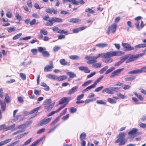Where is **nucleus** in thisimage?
I'll use <instances>...</instances> for the list:
<instances>
[{
	"mask_svg": "<svg viewBox=\"0 0 146 146\" xmlns=\"http://www.w3.org/2000/svg\"><path fill=\"white\" fill-rule=\"evenodd\" d=\"M32 139V138H31L29 139L24 143L22 145V146L26 145L29 144L31 142Z\"/></svg>",
	"mask_w": 146,
	"mask_h": 146,
	"instance_id": "43",
	"label": "nucleus"
},
{
	"mask_svg": "<svg viewBox=\"0 0 146 146\" xmlns=\"http://www.w3.org/2000/svg\"><path fill=\"white\" fill-rule=\"evenodd\" d=\"M131 88V86L129 85H124V86L122 87V88L124 90H128Z\"/></svg>",
	"mask_w": 146,
	"mask_h": 146,
	"instance_id": "60",
	"label": "nucleus"
},
{
	"mask_svg": "<svg viewBox=\"0 0 146 146\" xmlns=\"http://www.w3.org/2000/svg\"><path fill=\"white\" fill-rule=\"evenodd\" d=\"M43 139V138H41L37 140L33 143L30 146H35L38 143L41 141Z\"/></svg>",
	"mask_w": 146,
	"mask_h": 146,
	"instance_id": "31",
	"label": "nucleus"
},
{
	"mask_svg": "<svg viewBox=\"0 0 146 146\" xmlns=\"http://www.w3.org/2000/svg\"><path fill=\"white\" fill-rule=\"evenodd\" d=\"M60 64L63 65L70 66V62H67L64 59H62L60 60Z\"/></svg>",
	"mask_w": 146,
	"mask_h": 146,
	"instance_id": "19",
	"label": "nucleus"
},
{
	"mask_svg": "<svg viewBox=\"0 0 146 146\" xmlns=\"http://www.w3.org/2000/svg\"><path fill=\"white\" fill-rule=\"evenodd\" d=\"M78 88V86H76L72 88L67 93L68 95H70L76 92Z\"/></svg>",
	"mask_w": 146,
	"mask_h": 146,
	"instance_id": "13",
	"label": "nucleus"
},
{
	"mask_svg": "<svg viewBox=\"0 0 146 146\" xmlns=\"http://www.w3.org/2000/svg\"><path fill=\"white\" fill-rule=\"evenodd\" d=\"M40 85L41 86L45 87V88L44 89V90L46 91H48L49 89V86H47L46 83L43 82H42L41 83Z\"/></svg>",
	"mask_w": 146,
	"mask_h": 146,
	"instance_id": "26",
	"label": "nucleus"
},
{
	"mask_svg": "<svg viewBox=\"0 0 146 146\" xmlns=\"http://www.w3.org/2000/svg\"><path fill=\"white\" fill-rule=\"evenodd\" d=\"M1 103V109L2 111H4L6 108V103L5 102H2L0 100Z\"/></svg>",
	"mask_w": 146,
	"mask_h": 146,
	"instance_id": "23",
	"label": "nucleus"
},
{
	"mask_svg": "<svg viewBox=\"0 0 146 146\" xmlns=\"http://www.w3.org/2000/svg\"><path fill=\"white\" fill-rule=\"evenodd\" d=\"M52 119V117L45 118L40 122L39 125L40 126L45 125L48 123Z\"/></svg>",
	"mask_w": 146,
	"mask_h": 146,
	"instance_id": "10",
	"label": "nucleus"
},
{
	"mask_svg": "<svg viewBox=\"0 0 146 146\" xmlns=\"http://www.w3.org/2000/svg\"><path fill=\"white\" fill-rule=\"evenodd\" d=\"M96 103L98 104L105 105L106 103L102 100H98L97 101Z\"/></svg>",
	"mask_w": 146,
	"mask_h": 146,
	"instance_id": "56",
	"label": "nucleus"
},
{
	"mask_svg": "<svg viewBox=\"0 0 146 146\" xmlns=\"http://www.w3.org/2000/svg\"><path fill=\"white\" fill-rule=\"evenodd\" d=\"M22 33H19L14 36L12 39L13 40H15L18 39L22 35Z\"/></svg>",
	"mask_w": 146,
	"mask_h": 146,
	"instance_id": "38",
	"label": "nucleus"
},
{
	"mask_svg": "<svg viewBox=\"0 0 146 146\" xmlns=\"http://www.w3.org/2000/svg\"><path fill=\"white\" fill-rule=\"evenodd\" d=\"M108 52L110 53V55L107 57L105 58L103 60V61L105 63H110L113 61V59L111 57L115 56H121L124 54V52L121 51H110Z\"/></svg>",
	"mask_w": 146,
	"mask_h": 146,
	"instance_id": "2",
	"label": "nucleus"
},
{
	"mask_svg": "<svg viewBox=\"0 0 146 146\" xmlns=\"http://www.w3.org/2000/svg\"><path fill=\"white\" fill-rule=\"evenodd\" d=\"M124 68H121L116 70L113 71L111 74L110 77L111 78L114 77L116 76H118L120 74Z\"/></svg>",
	"mask_w": 146,
	"mask_h": 146,
	"instance_id": "9",
	"label": "nucleus"
},
{
	"mask_svg": "<svg viewBox=\"0 0 146 146\" xmlns=\"http://www.w3.org/2000/svg\"><path fill=\"white\" fill-rule=\"evenodd\" d=\"M15 16L17 20H22V17L21 16L19 15L18 13L16 12L15 14Z\"/></svg>",
	"mask_w": 146,
	"mask_h": 146,
	"instance_id": "44",
	"label": "nucleus"
},
{
	"mask_svg": "<svg viewBox=\"0 0 146 146\" xmlns=\"http://www.w3.org/2000/svg\"><path fill=\"white\" fill-rule=\"evenodd\" d=\"M6 16L8 18H11L12 17L11 11H10L7 12L6 13Z\"/></svg>",
	"mask_w": 146,
	"mask_h": 146,
	"instance_id": "57",
	"label": "nucleus"
},
{
	"mask_svg": "<svg viewBox=\"0 0 146 146\" xmlns=\"http://www.w3.org/2000/svg\"><path fill=\"white\" fill-rule=\"evenodd\" d=\"M86 137V134L85 133H82L80 137V138L81 140H82L84 139Z\"/></svg>",
	"mask_w": 146,
	"mask_h": 146,
	"instance_id": "36",
	"label": "nucleus"
},
{
	"mask_svg": "<svg viewBox=\"0 0 146 146\" xmlns=\"http://www.w3.org/2000/svg\"><path fill=\"white\" fill-rule=\"evenodd\" d=\"M32 16L34 18H35L37 19L39 18L40 17V15H39L36 13H33L32 14Z\"/></svg>",
	"mask_w": 146,
	"mask_h": 146,
	"instance_id": "61",
	"label": "nucleus"
},
{
	"mask_svg": "<svg viewBox=\"0 0 146 146\" xmlns=\"http://www.w3.org/2000/svg\"><path fill=\"white\" fill-rule=\"evenodd\" d=\"M92 66L96 68H100L101 66V63H95L93 64Z\"/></svg>",
	"mask_w": 146,
	"mask_h": 146,
	"instance_id": "49",
	"label": "nucleus"
},
{
	"mask_svg": "<svg viewBox=\"0 0 146 146\" xmlns=\"http://www.w3.org/2000/svg\"><path fill=\"white\" fill-rule=\"evenodd\" d=\"M120 88L117 87H112L105 88L102 91V93L106 92V93L113 94L114 93V92H117L120 89Z\"/></svg>",
	"mask_w": 146,
	"mask_h": 146,
	"instance_id": "4",
	"label": "nucleus"
},
{
	"mask_svg": "<svg viewBox=\"0 0 146 146\" xmlns=\"http://www.w3.org/2000/svg\"><path fill=\"white\" fill-rule=\"evenodd\" d=\"M76 110V109L75 108L72 107L70 108V112L71 113H73L75 112Z\"/></svg>",
	"mask_w": 146,
	"mask_h": 146,
	"instance_id": "55",
	"label": "nucleus"
},
{
	"mask_svg": "<svg viewBox=\"0 0 146 146\" xmlns=\"http://www.w3.org/2000/svg\"><path fill=\"white\" fill-rule=\"evenodd\" d=\"M71 97L68 98L64 97L62 98L59 102V104H62L66 102L68 103L69 101L71 99Z\"/></svg>",
	"mask_w": 146,
	"mask_h": 146,
	"instance_id": "11",
	"label": "nucleus"
},
{
	"mask_svg": "<svg viewBox=\"0 0 146 146\" xmlns=\"http://www.w3.org/2000/svg\"><path fill=\"white\" fill-rule=\"evenodd\" d=\"M43 56L45 57H48L50 56V54L49 52L46 51H43L42 52Z\"/></svg>",
	"mask_w": 146,
	"mask_h": 146,
	"instance_id": "34",
	"label": "nucleus"
},
{
	"mask_svg": "<svg viewBox=\"0 0 146 146\" xmlns=\"http://www.w3.org/2000/svg\"><path fill=\"white\" fill-rule=\"evenodd\" d=\"M85 12L91 13H93L95 12L94 10H92L90 8H88L86 9L85 10Z\"/></svg>",
	"mask_w": 146,
	"mask_h": 146,
	"instance_id": "50",
	"label": "nucleus"
},
{
	"mask_svg": "<svg viewBox=\"0 0 146 146\" xmlns=\"http://www.w3.org/2000/svg\"><path fill=\"white\" fill-rule=\"evenodd\" d=\"M92 88H93L92 87V86L91 85H90V86H89L87 87L85 89L83 90L82 91V93H84Z\"/></svg>",
	"mask_w": 146,
	"mask_h": 146,
	"instance_id": "39",
	"label": "nucleus"
},
{
	"mask_svg": "<svg viewBox=\"0 0 146 146\" xmlns=\"http://www.w3.org/2000/svg\"><path fill=\"white\" fill-rule=\"evenodd\" d=\"M67 78L66 76L63 75L60 76V77H56V80L58 81H61L64 80Z\"/></svg>",
	"mask_w": 146,
	"mask_h": 146,
	"instance_id": "21",
	"label": "nucleus"
},
{
	"mask_svg": "<svg viewBox=\"0 0 146 146\" xmlns=\"http://www.w3.org/2000/svg\"><path fill=\"white\" fill-rule=\"evenodd\" d=\"M52 20L53 22L57 23H61L62 22V19L56 17H53L52 18Z\"/></svg>",
	"mask_w": 146,
	"mask_h": 146,
	"instance_id": "22",
	"label": "nucleus"
},
{
	"mask_svg": "<svg viewBox=\"0 0 146 146\" xmlns=\"http://www.w3.org/2000/svg\"><path fill=\"white\" fill-rule=\"evenodd\" d=\"M107 100L111 104H115L116 102L115 100L110 98H108Z\"/></svg>",
	"mask_w": 146,
	"mask_h": 146,
	"instance_id": "51",
	"label": "nucleus"
},
{
	"mask_svg": "<svg viewBox=\"0 0 146 146\" xmlns=\"http://www.w3.org/2000/svg\"><path fill=\"white\" fill-rule=\"evenodd\" d=\"M40 33L44 35H46L48 34V32L45 30L43 29L40 30Z\"/></svg>",
	"mask_w": 146,
	"mask_h": 146,
	"instance_id": "47",
	"label": "nucleus"
},
{
	"mask_svg": "<svg viewBox=\"0 0 146 146\" xmlns=\"http://www.w3.org/2000/svg\"><path fill=\"white\" fill-rule=\"evenodd\" d=\"M129 55H125L123 56L120 58V60L117 62L115 63L114 66H118L122 64L124 61L129 57Z\"/></svg>",
	"mask_w": 146,
	"mask_h": 146,
	"instance_id": "8",
	"label": "nucleus"
},
{
	"mask_svg": "<svg viewBox=\"0 0 146 146\" xmlns=\"http://www.w3.org/2000/svg\"><path fill=\"white\" fill-rule=\"evenodd\" d=\"M96 74V72H94L90 73V74L88 75L87 76V78H89L91 77H92Z\"/></svg>",
	"mask_w": 146,
	"mask_h": 146,
	"instance_id": "62",
	"label": "nucleus"
},
{
	"mask_svg": "<svg viewBox=\"0 0 146 146\" xmlns=\"http://www.w3.org/2000/svg\"><path fill=\"white\" fill-rule=\"evenodd\" d=\"M104 88L103 86H101L100 87H98L97 88H96L95 90V92H99L100 91H101Z\"/></svg>",
	"mask_w": 146,
	"mask_h": 146,
	"instance_id": "58",
	"label": "nucleus"
},
{
	"mask_svg": "<svg viewBox=\"0 0 146 146\" xmlns=\"http://www.w3.org/2000/svg\"><path fill=\"white\" fill-rule=\"evenodd\" d=\"M67 74L68 75H69L70 78H73L74 77H76V74L72 72H67Z\"/></svg>",
	"mask_w": 146,
	"mask_h": 146,
	"instance_id": "33",
	"label": "nucleus"
},
{
	"mask_svg": "<svg viewBox=\"0 0 146 146\" xmlns=\"http://www.w3.org/2000/svg\"><path fill=\"white\" fill-rule=\"evenodd\" d=\"M117 95L118 96L122 99H125L126 98V96L122 95L120 93H117Z\"/></svg>",
	"mask_w": 146,
	"mask_h": 146,
	"instance_id": "46",
	"label": "nucleus"
},
{
	"mask_svg": "<svg viewBox=\"0 0 146 146\" xmlns=\"http://www.w3.org/2000/svg\"><path fill=\"white\" fill-rule=\"evenodd\" d=\"M79 69L81 71H83L86 73H89L90 72V70L87 67L82 66L79 67Z\"/></svg>",
	"mask_w": 146,
	"mask_h": 146,
	"instance_id": "16",
	"label": "nucleus"
},
{
	"mask_svg": "<svg viewBox=\"0 0 146 146\" xmlns=\"http://www.w3.org/2000/svg\"><path fill=\"white\" fill-rule=\"evenodd\" d=\"M54 103L53 104H50L44 106V108L48 111L51 110L54 106Z\"/></svg>",
	"mask_w": 146,
	"mask_h": 146,
	"instance_id": "17",
	"label": "nucleus"
},
{
	"mask_svg": "<svg viewBox=\"0 0 146 146\" xmlns=\"http://www.w3.org/2000/svg\"><path fill=\"white\" fill-rule=\"evenodd\" d=\"M48 22L46 23V25L48 26H52L53 25V22L52 21V19L48 20Z\"/></svg>",
	"mask_w": 146,
	"mask_h": 146,
	"instance_id": "42",
	"label": "nucleus"
},
{
	"mask_svg": "<svg viewBox=\"0 0 146 146\" xmlns=\"http://www.w3.org/2000/svg\"><path fill=\"white\" fill-rule=\"evenodd\" d=\"M134 94L140 100V101H142L143 100V98L141 95L138 94L136 92H134Z\"/></svg>",
	"mask_w": 146,
	"mask_h": 146,
	"instance_id": "32",
	"label": "nucleus"
},
{
	"mask_svg": "<svg viewBox=\"0 0 146 146\" xmlns=\"http://www.w3.org/2000/svg\"><path fill=\"white\" fill-rule=\"evenodd\" d=\"M26 127L25 124H23L22 125H21L19 126H18L17 127H16L17 129V128L18 129H25Z\"/></svg>",
	"mask_w": 146,
	"mask_h": 146,
	"instance_id": "52",
	"label": "nucleus"
},
{
	"mask_svg": "<svg viewBox=\"0 0 146 146\" xmlns=\"http://www.w3.org/2000/svg\"><path fill=\"white\" fill-rule=\"evenodd\" d=\"M45 11L50 14L53 13L55 15H56L58 13L57 10H55L54 9H52L51 10L49 8L46 9L45 10Z\"/></svg>",
	"mask_w": 146,
	"mask_h": 146,
	"instance_id": "15",
	"label": "nucleus"
},
{
	"mask_svg": "<svg viewBox=\"0 0 146 146\" xmlns=\"http://www.w3.org/2000/svg\"><path fill=\"white\" fill-rule=\"evenodd\" d=\"M69 117V114H67L65 116L62 117V119L63 121H65Z\"/></svg>",
	"mask_w": 146,
	"mask_h": 146,
	"instance_id": "63",
	"label": "nucleus"
},
{
	"mask_svg": "<svg viewBox=\"0 0 146 146\" xmlns=\"http://www.w3.org/2000/svg\"><path fill=\"white\" fill-rule=\"evenodd\" d=\"M9 126L10 130L11 131H13L17 129V128H15V124H13L12 125H10Z\"/></svg>",
	"mask_w": 146,
	"mask_h": 146,
	"instance_id": "53",
	"label": "nucleus"
},
{
	"mask_svg": "<svg viewBox=\"0 0 146 146\" xmlns=\"http://www.w3.org/2000/svg\"><path fill=\"white\" fill-rule=\"evenodd\" d=\"M5 100L7 103L9 104L10 103V97L7 94H6L5 95Z\"/></svg>",
	"mask_w": 146,
	"mask_h": 146,
	"instance_id": "35",
	"label": "nucleus"
},
{
	"mask_svg": "<svg viewBox=\"0 0 146 146\" xmlns=\"http://www.w3.org/2000/svg\"><path fill=\"white\" fill-rule=\"evenodd\" d=\"M137 129L136 128H133L128 132V134L131 135V137H134L138 135L141 134V132H137Z\"/></svg>",
	"mask_w": 146,
	"mask_h": 146,
	"instance_id": "7",
	"label": "nucleus"
},
{
	"mask_svg": "<svg viewBox=\"0 0 146 146\" xmlns=\"http://www.w3.org/2000/svg\"><path fill=\"white\" fill-rule=\"evenodd\" d=\"M20 76L23 80H25L26 78V76L25 74L23 73H21L19 75Z\"/></svg>",
	"mask_w": 146,
	"mask_h": 146,
	"instance_id": "41",
	"label": "nucleus"
},
{
	"mask_svg": "<svg viewBox=\"0 0 146 146\" xmlns=\"http://www.w3.org/2000/svg\"><path fill=\"white\" fill-rule=\"evenodd\" d=\"M126 133H120L117 136L118 139L115 141V143H119V145H124L127 142V140L125 139Z\"/></svg>",
	"mask_w": 146,
	"mask_h": 146,
	"instance_id": "3",
	"label": "nucleus"
},
{
	"mask_svg": "<svg viewBox=\"0 0 146 146\" xmlns=\"http://www.w3.org/2000/svg\"><path fill=\"white\" fill-rule=\"evenodd\" d=\"M139 125L141 127L143 128H146V124L141 123H139Z\"/></svg>",
	"mask_w": 146,
	"mask_h": 146,
	"instance_id": "64",
	"label": "nucleus"
},
{
	"mask_svg": "<svg viewBox=\"0 0 146 146\" xmlns=\"http://www.w3.org/2000/svg\"><path fill=\"white\" fill-rule=\"evenodd\" d=\"M60 48V46H56L53 48V51L54 52H56L59 50Z\"/></svg>",
	"mask_w": 146,
	"mask_h": 146,
	"instance_id": "59",
	"label": "nucleus"
},
{
	"mask_svg": "<svg viewBox=\"0 0 146 146\" xmlns=\"http://www.w3.org/2000/svg\"><path fill=\"white\" fill-rule=\"evenodd\" d=\"M122 46L125 49V51H129L132 50L136 51L138 49L144 48L146 47V43H142L136 45L135 47L131 46L127 43H122Z\"/></svg>",
	"mask_w": 146,
	"mask_h": 146,
	"instance_id": "1",
	"label": "nucleus"
},
{
	"mask_svg": "<svg viewBox=\"0 0 146 146\" xmlns=\"http://www.w3.org/2000/svg\"><path fill=\"white\" fill-rule=\"evenodd\" d=\"M91 57H92V58H90V60L87 62V63L90 64H92L97 62L96 59L97 58H96V56H91Z\"/></svg>",
	"mask_w": 146,
	"mask_h": 146,
	"instance_id": "12",
	"label": "nucleus"
},
{
	"mask_svg": "<svg viewBox=\"0 0 146 146\" xmlns=\"http://www.w3.org/2000/svg\"><path fill=\"white\" fill-rule=\"evenodd\" d=\"M108 68V66H105L99 71V73L100 74H102Z\"/></svg>",
	"mask_w": 146,
	"mask_h": 146,
	"instance_id": "37",
	"label": "nucleus"
},
{
	"mask_svg": "<svg viewBox=\"0 0 146 146\" xmlns=\"http://www.w3.org/2000/svg\"><path fill=\"white\" fill-rule=\"evenodd\" d=\"M11 140L12 139L11 138L7 139L3 141H2L0 142V143L1 144V146H2L6 144V143H7L10 142L11 141Z\"/></svg>",
	"mask_w": 146,
	"mask_h": 146,
	"instance_id": "24",
	"label": "nucleus"
},
{
	"mask_svg": "<svg viewBox=\"0 0 146 146\" xmlns=\"http://www.w3.org/2000/svg\"><path fill=\"white\" fill-rule=\"evenodd\" d=\"M143 72L146 73V66L140 69H137L129 71L128 72V74H137Z\"/></svg>",
	"mask_w": 146,
	"mask_h": 146,
	"instance_id": "6",
	"label": "nucleus"
},
{
	"mask_svg": "<svg viewBox=\"0 0 146 146\" xmlns=\"http://www.w3.org/2000/svg\"><path fill=\"white\" fill-rule=\"evenodd\" d=\"M135 77H127L125 78L124 80L126 81H131L135 80Z\"/></svg>",
	"mask_w": 146,
	"mask_h": 146,
	"instance_id": "40",
	"label": "nucleus"
},
{
	"mask_svg": "<svg viewBox=\"0 0 146 146\" xmlns=\"http://www.w3.org/2000/svg\"><path fill=\"white\" fill-rule=\"evenodd\" d=\"M36 20L35 19H33L31 21H30V22L29 23V24L31 25H33L35 24H38V23H36Z\"/></svg>",
	"mask_w": 146,
	"mask_h": 146,
	"instance_id": "48",
	"label": "nucleus"
},
{
	"mask_svg": "<svg viewBox=\"0 0 146 146\" xmlns=\"http://www.w3.org/2000/svg\"><path fill=\"white\" fill-rule=\"evenodd\" d=\"M58 33H63L65 34L66 35H67L68 34V31H65L63 30L59 29L58 32Z\"/></svg>",
	"mask_w": 146,
	"mask_h": 146,
	"instance_id": "54",
	"label": "nucleus"
},
{
	"mask_svg": "<svg viewBox=\"0 0 146 146\" xmlns=\"http://www.w3.org/2000/svg\"><path fill=\"white\" fill-rule=\"evenodd\" d=\"M53 68V65H48L45 66L44 68V71L48 72L52 70Z\"/></svg>",
	"mask_w": 146,
	"mask_h": 146,
	"instance_id": "20",
	"label": "nucleus"
},
{
	"mask_svg": "<svg viewBox=\"0 0 146 146\" xmlns=\"http://www.w3.org/2000/svg\"><path fill=\"white\" fill-rule=\"evenodd\" d=\"M108 44L105 43H100L96 45V46L100 48H104L108 46Z\"/></svg>",
	"mask_w": 146,
	"mask_h": 146,
	"instance_id": "18",
	"label": "nucleus"
},
{
	"mask_svg": "<svg viewBox=\"0 0 146 146\" xmlns=\"http://www.w3.org/2000/svg\"><path fill=\"white\" fill-rule=\"evenodd\" d=\"M15 29L14 27H9L7 29V30L9 33H11L15 31Z\"/></svg>",
	"mask_w": 146,
	"mask_h": 146,
	"instance_id": "45",
	"label": "nucleus"
},
{
	"mask_svg": "<svg viewBox=\"0 0 146 146\" xmlns=\"http://www.w3.org/2000/svg\"><path fill=\"white\" fill-rule=\"evenodd\" d=\"M117 28V25L115 23L109 26L107 30V33L109 35L110 33H115Z\"/></svg>",
	"mask_w": 146,
	"mask_h": 146,
	"instance_id": "5",
	"label": "nucleus"
},
{
	"mask_svg": "<svg viewBox=\"0 0 146 146\" xmlns=\"http://www.w3.org/2000/svg\"><path fill=\"white\" fill-rule=\"evenodd\" d=\"M46 77L50 79L55 80L56 79L57 76L55 75H53L51 74H48L46 75Z\"/></svg>",
	"mask_w": 146,
	"mask_h": 146,
	"instance_id": "27",
	"label": "nucleus"
},
{
	"mask_svg": "<svg viewBox=\"0 0 146 146\" xmlns=\"http://www.w3.org/2000/svg\"><path fill=\"white\" fill-rule=\"evenodd\" d=\"M51 100L50 99H46L43 103V105L45 106L47 105L50 104H51Z\"/></svg>",
	"mask_w": 146,
	"mask_h": 146,
	"instance_id": "28",
	"label": "nucleus"
},
{
	"mask_svg": "<svg viewBox=\"0 0 146 146\" xmlns=\"http://www.w3.org/2000/svg\"><path fill=\"white\" fill-rule=\"evenodd\" d=\"M131 61H133L138 58L137 54L131 55L129 57Z\"/></svg>",
	"mask_w": 146,
	"mask_h": 146,
	"instance_id": "29",
	"label": "nucleus"
},
{
	"mask_svg": "<svg viewBox=\"0 0 146 146\" xmlns=\"http://www.w3.org/2000/svg\"><path fill=\"white\" fill-rule=\"evenodd\" d=\"M80 20L77 18H71L69 20V22L72 23H78L80 21Z\"/></svg>",
	"mask_w": 146,
	"mask_h": 146,
	"instance_id": "25",
	"label": "nucleus"
},
{
	"mask_svg": "<svg viewBox=\"0 0 146 146\" xmlns=\"http://www.w3.org/2000/svg\"><path fill=\"white\" fill-rule=\"evenodd\" d=\"M69 58L71 59L75 60L78 59L80 58V57L79 56L77 55H72L70 56H69Z\"/></svg>",
	"mask_w": 146,
	"mask_h": 146,
	"instance_id": "30",
	"label": "nucleus"
},
{
	"mask_svg": "<svg viewBox=\"0 0 146 146\" xmlns=\"http://www.w3.org/2000/svg\"><path fill=\"white\" fill-rule=\"evenodd\" d=\"M110 53H109L108 52L106 53H102L100 54H99L98 55L96 56V58H98L100 57H101L102 58H104L107 57L108 56L110 55Z\"/></svg>",
	"mask_w": 146,
	"mask_h": 146,
	"instance_id": "14",
	"label": "nucleus"
}]
</instances>
